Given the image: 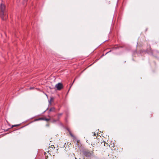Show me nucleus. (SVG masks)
Instances as JSON below:
<instances>
[{
  "mask_svg": "<svg viewBox=\"0 0 159 159\" xmlns=\"http://www.w3.org/2000/svg\"><path fill=\"white\" fill-rule=\"evenodd\" d=\"M104 143V146H107L108 145V144L106 143Z\"/></svg>",
  "mask_w": 159,
  "mask_h": 159,
  "instance_id": "nucleus-11",
  "label": "nucleus"
},
{
  "mask_svg": "<svg viewBox=\"0 0 159 159\" xmlns=\"http://www.w3.org/2000/svg\"><path fill=\"white\" fill-rule=\"evenodd\" d=\"M69 133L70 134V136L72 137L73 138H75V137L71 133V132L69 131Z\"/></svg>",
  "mask_w": 159,
  "mask_h": 159,
  "instance_id": "nucleus-6",
  "label": "nucleus"
},
{
  "mask_svg": "<svg viewBox=\"0 0 159 159\" xmlns=\"http://www.w3.org/2000/svg\"><path fill=\"white\" fill-rule=\"evenodd\" d=\"M111 50H110V51H108V52H107L105 55H104V54H103L101 57H103V56H104V55H107V53H108L110 52H111Z\"/></svg>",
  "mask_w": 159,
  "mask_h": 159,
  "instance_id": "nucleus-8",
  "label": "nucleus"
},
{
  "mask_svg": "<svg viewBox=\"0 0 159 159\" xmlns=\"http://www.w3.org/2000/svg\"><path fill=\"white\" fill-rule=\"evenodd\" d=\"M24 1H26L27 0H24Z\"/></svg>",
  "mask_w": 159,
  "mask_h": 159,
  "instance_id": "nucleus-15",
  "label": "nucleus"
},
{
  "mask_svg": "<svg viewBox=\"0 0 159 159\" xmlns=\"http://www.w3.org/2000/svg\"><path fill=\"white\" fill-rule=\"evenodd\" d=\"M95 134H96L95 133H94V136L95 135Z\"/></svg>",
  "mask_w": 159,
  "mask_h": 159,
  "instance_id": "nucleus-13",
  "label": "nucleus"
},
{
  "mask_svg": "<svg viewBox=\"0 0 159 159\" xmlns=\"http://www.w3.org/2000/svg\"><path fill=\"white\" fill-rule=\"evenodd\" d=\"M44 155L45 156L46 159H48V157L49 156H51L50 154L48 152V153H45Z\"/></svg>",
  "mask_w": 159,
  "mask_h": 159,
  "instance_id": "nucleus-5",
  "label": "nucleus"
},
{
  "mask_svg": "<svg viewBox=\"0 0 159 159\" xmlns=\"http://www.w3.org/2000/svg\"><path fill=\"white\" fill-rule=\"evenodd\" d=\"M62 113H59L58 114V119H59L60 118V117L62 115Z\"/></svg>",
  "mask_w": 159,
  "mask_h": 159,
  "instance_id": "nucleus-7",
  "label": "nucleus"
},
{
  "mask_svg": "<svg viewBox=\"0 0 159 159\" xmlns=\"http://www.w3.org/2000/svg\"><path fill=\"white\" fill-rule=\"evenodd\" d=\"M55 110V108L54 107L51 108L49 110V111H54Z\"/></svg>",
  "mask_w": 159,
  "mask_h": 159,
  "instance_id": "nucleus-9",
  "label": "nucleus"
},
{
  "mask_svg": "<svg viewBox=\"0 0 159 159\" xmlns=\"http://www.w3.org/2000/svg\"><path fill=\"white\" fill-rule=\"evenodd\" d=\"M55 87L57 88V89L58 90H60L63 88V86L61 83H59L55 85Z\"/></svg>",
  "mask_w": 159,
  "mask_h": 159,
  "instance_id": "nucleus-3",
  "label": "nucleus"
},
{
  "mask_svg": "<svg viewBox=\"0 0 159 159\" xmlns=\"http://www.w3.org/2000/svg\"><path fill=\"white\" fill-rule=\"evenodd\" d=\"M91 146L92 147L91 151H89V150H85L83 151L82 152L85 156L90 157H91L93 153L94 150L93 146L92 145H91Z\"/></svg>",
  "mask_w": 159,
  "mask_h": 159,
  "instance_id": "nucleus-2",
  "label": "nucleus"
},
{
  "mask_svg": "<svg viewBox=\"0 0 159 159\" xmlns=\"http://www.w3.org/2000/svg\"><path fill=\"white\" fill-rule=\"evenodd\" d=\"M7 11L5 6L2 2L0 4V16L2 20H6L8 18Z\"/></svg>",
  "mask_w": 159,
  "mask_h": 159,
  "instance_id": "nucleus-1",
  "label": "nucleus"
},
{
  "mask_svg": "<svg viewBox=\"0 0 159 159\" xmlns=\"http://www.w3.org/2000/svg\"><path fill=\"white\" fill-rule=\"evenodd\" d=\"M53 99L52 98H51V99H50V101L49 102L50 103H51V101H52V100H53Z\"/></svg>",
  "mask_w": 159,
  "mask_h": 159,
  "instance_id": "nucleus-12",
  "label": "nucleus"
},
{
  "mask_svg": "<svg viewBox=\"0 0 159 159\" xmlns=\"http://www.w3.org/2000/svg\"><path fill=\"white\" fill-rule=\"evenodd\" d=\"M75 81V80H74V81H73V82Z\"/></svg>",
  "mask_w": 159,
  "mask_h": 159,
  "instance_id": "nucleus-14",
  "label": "nucleus"
},
{
  "mask_svg": "<svg viewBox=\"0 0 159 159\" xmlns=\"http://www.w3.org/2000/svg\"><path fill=\"white\" fill-rule=\"evenodd\" d=\"M50 120V118H46L44 117H41V118H39L38 119H36L34 120L35 121H37L40 120H46V121H49Z\"/></svg>",
  "mask_w": 159,
  "mask_h": 159,
  "instance_id": "nucleus-4",
  "label": "nucleus"
},
{
  "mask_svg": "<svg viewBox=\"0 0 159 159\" xmlns=\"http://www.w3.org/2000/svg\"><path fill=\"white\" fill-rule=\"evenodd\" d=\"M20 125H13L11 126V128H13L14 127L18 126Z\"/></svg>",
  "mask_w": 159,
  "mask_h": 159,
  "instance_id": "nucleus-10",
  "label": "nucleus"
}]
</instances>
